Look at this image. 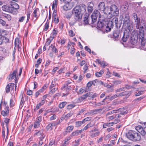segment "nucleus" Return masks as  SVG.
<instances>
[{
	"label": "nucleus",
	"mask_w": 146,
	"mask_h": 146,
	"mask_svg": "<svg viewBox=\"0 0 146 146\" xmlns=\"http://www.w3.org/2000/svg\"><path fill=\"white\" fill-rule=\"evenodd\" d=\"M86 11L85 5L81 4L75 7L72 11V13L74 15V19L75 22L80 21L82 17Z\"/></svg>",
	"instance_id": "nucleus-1"
},
{
	"label": "nucleus",
	"mask_w": 146,
	"mask_h": 146,
	"mask_svg": "<svg viewBox=\"0 0 146 146\" xmlns=\"http://www.w3.org/2000/svg\"><path fill=\"white\" fill-rule=\"evenodd\" d=\"M106 14L110 15L109 18L112 16H118L119 11L117 7L115 5H113L110 7H106L105 11Z\"/></svg>",
	"instance_id": "nucleus-2"
},
{
	"label": "nucleus",
	"mask_w": 146,
	"mask_h": 146,
	"mask_svg": "<svg viewBox=\"0 0 146 146\" xmlns=\"http://www.w3.org/2000/svg\"><path fill=\"white\" fill-rule=\"evenodd\" d=\"M126 136L128 139L134 141H140L141 138L139 133L133 130L129 131L126 134Z\"/></svg>",
	"instance_id": "nucleus-3"
},
{
	"label": "nucleus",
	"mask_w": 146,
	"mask_h": 146,
	"mask_svg": "<svg viewBox=\"0 0 146 146\" xmlns=\"http://www.w3.org/2000/svg\"><path fill=\"white\" fill-rule=\"evenodd\" d=\"M144 31L143 27H140L139 31L138 34L134 32L133 33L135 34H136V36H138V39H139V41L141 43V46L142 47H144L145 45L146 40L145 38Z\"/></svg>",
	"instance_id": "nucleus-4"
},
{
	"label": "nucleus",
	"mask_w": 146,
	"mask_h": 146,
	"mask_svg": "<svg viewBox=\"0 0 146 146\" xmlns=\"http://www.w3.org/2000/svg\"><path fill=\"white\" fill-rule=\"evenodd\" d=\"M71 82L70 81L66 82L64 85L61 88V90L63 91H66V93L64 94L63 93L64 96L67 95L69 93V90L72 89V87L70 85Z\"/></svg>",
	"instance_id": "nucleus-5"
},
{
	"label": "nucleus",
	"mask_w": 146,
	"mask_h": 146,
	"mask_svg": "<svg viewBox=\"0 0 146 146\" xmlns=\"http://www.w3.org/2000/svg\"><path fill=\"white\" fill-rule=\"evenodd\" d=\"M10 8L11 11V13L13 14H16L18 12L17 10L19 8V5L15 3L10 2Z\"/></svg>",
	"instance_id": "nucleus-6"
},
{
	"label": "nucleus",
	"mask_w": 146,
	"mask_h": 146,
	"mask_svg": "<svg viewBox=\"0 0 146 146\" xmlns=\"http://www.w3.org/2000/svg\"><path fill=\"white\" fill-rule=\"evenodd\" d=\"M131 95V93L130 92H123L120 94H116L112 96H111L110 97V100H112L115 98L119 97V96H126L127 97V98Z\"/></svg>",
	"instance_id": "nucleus-7"
},
{
	"label": "nucleus",
	"mask_w": 146,
	"mask_h": 146,
	"mask_svg": "<svg viewBox=\"0 0 146 146\" xmlns=\"http://www.w3.org/2000/svg\"><path fill=\"white\" fill-rule=\"evenodd\" d=\"M123 17H124L123 18V24L125 25H127V27H129V23L130 18L129 13L127 12V13H125Z\"/></svg>",
	"instance_id": "nucleus-8"
},
{
	"label": "nucleus",
	"mask_w": 146,
	"mask_h": 146,
	"mask_svg": "<svg viewBox=\"0 0 146 146\" xmlns=\"http://www.w3.org/2000/svg\"><path fill=\"white\" fill-rule=\"evenodd\" d=\"M99 14L100 13L98 10H95L94 11L91 15L92 24L94 23L96 21L97 18Z\"/></svg>",
	"instance_id": "nucleus-9"
},
{
	"label": "nucleus",
	"mask_w": 146,
	"mask_h": 146,
	"mask_svg": "<svg viewBox=\"0 0 146 146\" xmlns=\"http://www.w3.org/2000/svg\"><path fill=\"white\" fill-rule=\"evenodd\" d=\"M4 106L5 108V110L2 111L1 114L4 116H6L8 115L9 113V108L7 105V103L4 102Z\"/></svg>",
	"instance_id": "nucleus-10"
},
{
	"label": "nucleus",
	"mask_w": 146,
	"mask_h": 146,
	"mask_svg": "<svg viewBox=\"0 0 146 146\" xmlns=\"http://www.w3.org/2000/svg\"><path fill=\"white\" fill-rule=\"evenodd\" d=\"M138 40V36H136V34H135L134 33H132V35L131 37V43L132 44H135Z\"/></svg>",
	"instance_id": "nucleus-11"
},
{
	"label": "nucleus",
	"mask_w": 146,
	"mask_h": 146,
	"mask_svg": "<svg viewBox=\"0 0 146 146\" xmlns=\"http://www.w3.org/2000/svg\"><path fill=\"white\" fill-rule=\"evenodd\" d=\"M90 136L92 138H93L96 136H98L100 133V131L97 129H94L90 131Z\"/></svg>",
	"instance_id": "nucleus-12"
},
{
	"label": "nucleus",
	"mask_w": 146,
	"mask_h": 146,
	"mask_svg": "<svg viewBox=\"0 0 146 146\" xmlns=\"http://www.w3.org/2000/svg\"><path fill=\"white\" fill-rule=\"evenodd\" d=\"M15 87V90L16 91V86L13 83H11L8 84L6 87V92L7 93H9L10 91V88L11 90L13 89V87Z\"/></svg>",
	"instance_id": "nucleus-13"
},
{
	"label": "nucleus",
	"mask_w": 146,
	"mask_h": 146,
	"mask_svg": "<svg viewBox=\"0 0 146 146\" xmlns=\"http://www.w3.org/2000/svg\"><path fill=\"white\" fill-rule=\"evenodd\" d=\"M100 15H99V21L98 22L97 26L99 28H102L104 26L105 27L106 25H104V23L105 22L104 20H103V19H101Z\"/></svg>",
	"instance_id": "nucleus-14"
},
{
	"label": "nucleus",
	"mask_w": 146,
	"mask_h": 146,
	"mask_svg": "<svg viewBox=\"0 0 146 146\" xmlns=\"http://www.w3.org/2000/svg\"><path fill=\"white\" fill-rule=\"evenodd\" d=\"M132 15L134 19L135 23L137 25V27H138L139 28L140 22L139 18L138 17L137 14L135 13H133Z\"/></svg>",
	"instance_id": "nucleus-15"
},
{
	"label": "nucleus",
	"mask_w": 146,
	"mask_h": 146,
	"mask_svg": "<svg viewBox=\"0 0 146 146\" xmlns=\"http://www.w3.org/2000/svg\"><path fill=\"white\" fill-rule=\"evenodd\" d=\"M117 23L118 19L116 17H114L111 20H109L108 23L109 25H110V27H113L114 24H115L116 26H117Z\"/></svg>",
	"instance_id": "nucleus-16"
},
{
	"label": "nucleus",
	"mask_w": 146,
	"mask_h": 146,
	"mask_svg": "<svg viewBox=\"0 0 146 146\" xmlns=\"http://www.w3.org/2000/svg\"><path fill=\"white\" fill-rule=\"evenodd\" d=\"M98 7L99 10L103 11L104 13L106 14L105 11L106 9V7H105V4L104 2L100 3L98 5Z\"/></svg>",
	"instance_id": "nucleus-17"
},
{
	"label": "nucleus",
	"mask_w": 146,
	"mask_h": 146,
	"mask_svg": "<svg viewBox=\"0 0 146 146\" xmlns=\"http://www.w3.org/2000/svg\"><path fill=\"white\" fill-rule=\"evenodd\" d=\"M17 73V70H14L13 71V73L12 74L10 75L9 78V79L11 80L13 79H14L15 78V83H16L17 82V77L16 76V74Z\"/></svg>",
	"instance_id": "nucleus-18"
},
{
	"label": "nucleus",
	"mask_w": 146,
	"mask_h": 146,
	"mask_svg": "<svg viewBox=\"0 0 146 146\" xmlns=\"http://www.w3.org/2000/svg\"><path fill=\"white\" fill-rule=\"evenodd\" d=\"M135 129L142 135L144 136L145 135V132L144 130V128L141 126L139 125L135 127Z\"/></svg>",
	"instance_id": "nucleus-19"
},
{
	"label": "nucleus",
	"mask_w": 146,
	"mask_h": 146,
	"mask_svg": "<svg viewBox=\"0 0 146 146\" xmlns=\"http://www.w3.org/2000/svg\"><path fill=\"white\" fill-rule=\"evenodd\" d=\"M103 110V109H95L90 111V112L87 113V114L90 115H93L94 114H97L100 113Z\"/></svg>",
	"instance_id": "nucleus-20"
},
{
	"label": "nucleus",
	"mask_w": 146,
	"mask_h": 146,
	"mask_svg": "<svg viewBox=\"0 0 146 146\" xmlns=\"http://www.w3.org/2000/svg\"><path fill=\"white\" fill-rule=\"evenodd\" d=\"M2 10L11 13V11L10 6H8L6 5H4L2 7Z\"/></svg>",
	"instance_id": "nucleus-21"
},
{
	"label": "nucleus",
	"mask_w": 146,
	"mask_h": 146,
	"mask_svg": "<svg viewBox=\"0 0 146 146\" xmlns=\"http://www.w3.org/2000/svg\"><path fill=\"white\" fill-rule=\"evenodd\" d=\"M120 117L119 114H114L111 116H109L106 117V119L109 121L115 118H119Z\"/></svg>",
	"instance_id": "nucleus-22"
},
{
	"label": "nucleus",
	"mask_w": 146,
	"mask_h": 146,
	"mask_svg": "<svg viewBox=\"0 0 146 146\" xmlns=\"http://www.w3.org/2000/svg\"><path fill=\"white\" fill-rule=\"evenodd\" d=\"M73 115V113L70 112L65 115H63L61 118V119L62 120L64 119L67 120L69 117Z\"/></svg>",
	"instance_id": "nucleus-23"
},
{
	"label": "nucleus",
	"mask_w": 146,
	"mask_h": 146,
	"mask_svg": "<svg viewBox=\"0 0 146 146\" xmlns=\"http://www.w3.org/2000/svg\"><path fill=\"white\" fill-rule=\"evenodd\" d=\"M94 4L92 2H89L88 3V12L91 13L93 10Z\"/></svg>",
	"instance_id": "nucleus-24"
},
{
	"label": "nucleus",
	"mask_w": 146,
	"mask_h": 146,
	"mask_svg": "<svg viewBox=\"0 0 146 146\" xmlns=\"http://www.w3.org/2000/svg\"><path fill=\"white\" fill-rule=\"evenodd\" d=\"M46 88V86L44 85L41 89L37 92L35 93V97L37 98L38 96L42 92H43Z\"/></svg>",
	"instance_id": "nucleus-25"
},
{
	"label": "nucleus",
	"mask_w": 146,
	"mask_h": 146,
	"mask_svg": "<svg viewBox=\"0 0 146 146\" xmlns=\"http://www.w3.org/2000/svg\"><path fill=\"white\" fill-rule=\"evenodd\" d=\"M129 37V34L127 32H124L122 38V40L124 42H126L128 39Z\"/></svg>",
	"instance_id": "nucleus-26"
},
{
	"label": "nucleus",
	"mask_w": 146,
	"mask_h": 146,
	"mask_svg": "<svg viewBox=\"0 0 146 146\" xmlns=\"http://www.w3.org/2000/svg\"><path fill=\"white\" fill-rule=\"evenodd\" d=\"M63 9L65 11H68L71 9L72 8V7L71 5L68 3L62 7Z\"/></svg>",
	"instance_id": "nucleus-27"
},
{
	"label": "nucleus",
	"mask_w": 146,
	"mask_h": 146,
	"mask_svg": "<svg viewBox=\"0 0 146 146\" xmlns=\"http://www.w3.org/2000/svg\"><path fill=\"white\" fill-rule=\"evenodd\" d=\"M120 31L119 30L117 29L114 31L113 33V36L116 40L118 39Z\"/></svg>",
	"instance_id": "nucleus-28"
},
{
	"label": "nucleus",
	"mask_w": 146,
	"mask_h": 146,
	"mask_svg": "<svg viewBox=\"0 0 146 146\" xmlns=\"http://www.w3.org/2000/svg\"><path fill=\"white\" fill-rule=\"evenodd\" d=\"M121 10L123 13H125L128 12V7L126 5H122L121 7Z\"/></svg>",
	"instance_id": "nucleus-29"
},
{
	"label": "nucleus",
	"mask_w": 146,
	"mask_h": 146,
	"mask_svg": "<svg viewBox=\"0 0 146 146\" xmlns=\"http://www.w3.org/2000/svg\"><path fill=\"white\" fill-rule=\"evenodd\" d=\"M2 16L6 18L8 21H10L11 19V16L9 14L3 13Z\"/></svg>",
	"instance_id": "nucleus-30"
},
{
	"label": "nucleus",
	"mask_w": 146,
	"mask_h": 146,
	"mask_svg": "<svg viewBox=\"0 0 146 146\" xmlns=\"http://www.w3.org/2000/svg\"><path fill=\"white\" fill-rule=\"evenodd\" d=\"M43 132V130H41L39 131H38L37 133V135H41V136L40 137V140H42L45 137V135L44 134L42 135Z\"/></svg>",
	"instance_id": "nucleus-31"
},
{
	"label": "nucleus",
	"mask_w": 146,
	"mask_h": 146,
	"mask_svg": "<svg viewBox=\"0 0 146 146\" xmlns=\"http://www.w3.org/2000/svg\"><path fill=\"white\" fill-rule=\"evenodd\" d=\"M39 10L38 8L36 9L34 11L32 15L34 17H35L36 18H37L39 16L37 15V12H39Z\"/></svg>",
	"instance_id": "nucleus-32"
},
{
	"label": "nucleus",
	"mask_w": 146,
	"mask_h": 146,
	"mask_svg": "<svg viewBox=\"0 0 146 146\" xmlns=\"http://www.w3.org/2000/svg\"><path fill=\"white\" fill-rule=\"evenodd\" d=\"M96 60L98 61V63L100 64L104 68L107 65V63H106L104 61L102 62L99 59H97Z\"/></svg>",
	"instance_id": "nucleus-33"
},
{
	"label": "nucleus",
	"mask_w": 146,
	"mask_h": 146,
	"mask_svg": "<svg viewBox=\"0 0 146 146\" xmlns=\"http://www.w3.org/2000/svg\"><path fill=\"white\" fill-rule=\"evenodd\" d=\"M21 43L18 38H15V45L16 47L17 46L19 47V45Z\"/></svg>",
	"instance_id": "nucleus-34"
},
{
	"label": "nucleus",
	"mask_w": 146,
	"mask_h": 146,
	"mask_svg": "<svg viewBox=\"0 0 146 146\" xmlns=\"http://www.w3.org/2000/svg\"><path fill=\"white\" fill-rule=\"evenodd\" d=\"M118 111V110H114L111 111H109L106 114V117L109 116V115H111L113 113H117Z\"/></svg>",
	"instance_id": "nucleus-35"
},
{
	"label": "nucleus",
	"mask_w": 146,
	"mask_h": 146,
	"mask_svg": "<svg viewBox=\"0 0 146 146\" xmlns=\"http://www.w3.org/2000/svg\"><path fill=\"white\" fill-rule=\"evenodd\" d=\"M104 73V71L103 70H101L100 72H96L95 75L96 77H100L102 76V74Z\"/></svg>",
	"instance_id": "nucleus-36"
},
{
	"label": "nucleus",
	"mask_w": 146,
	"mask_h": 146,
	"mask_svg": "<svg viewBox=\"0 0 146 146\" xmlns=\"http://www.w3.org/2000/svg\"><path fill=\"white\" fill-rule=\"evenodd\" d=\"M50 47L52 48V52L55 53L58 52V50L54 45L52 44L50 45Z\"/></svg>",
	"instance_id": "nucleus-37"
},
{
	"label": "nucleus",
	"mask_w": 146,
	"mask_h": 146,
	"mask_svg": "<svg viewBox=\"0 0 146 146\" xmlns=\"http://www.w3.org/2000/svg\"><path fill=\"white\" fill-rule=\"evenodd\" d=\"M49 27V22L48 23L47 21L46 23L44 25L43 31H47Z\"/></svg>",
	"instance_id": "nucleus-38"
},
{
	"label": "nucleus",
	"mask_w": 146,
	"mask_h": 146,
	"mask_svg": "<svg viewBox=\"0 0 146 146\" xmlns=\"http://www.w3.org/2000/svg\"><path fill=\"white\" fill-rule=\"evenodd\" d=\"M9 119L7 118H6L4 120V122L5 123H6V126L7 127V134H8V124L9 123Z\"/></svg>",
	"instance_id": "nucleus-39"
},
{
	"label": "nucleus",
	"mask_w": 146,
	"mask_h": 146,
	"mask_svg": "<svg viewBox=\"0 0 146 146\" xmlns=\"http://www.w3.org/2000/svg\"><path fill=\"white\" fill-rule=\"evenodd\" d=\"M75 106V105L74 104H69L67 106V109L68 110H70L73 108Z\"/></svg>",
	"instance_id": "nucleus-40"
},
{
	"label": "nucleus",
	"mask_w": 146,
	"mask_h": 146,
	"mask_svg": "<svg viewBox=\"0 0 146 146\" xmlns=\"http://www.w3.org/2000/svg\"><path fill=\"white\" fill-rule=\"evenodd\" d=\"M83 121H76L75 122V125L76 127H78L82 125L83 123Z\"/></svg>",
	"instance_id": "nucleus-41"
},
{
	"label": "nucleus",
	"mask_w": 146,
	"mask_h": 146,
	"mask_svg": "<svg viewBox=\"0 0 146 146\" xmlns=\"http://www.w3.org/2000/svg\"><path fill=\"white\" fill-rule=\"evenodd\" d=\"M74 126H69L67 127L66 128V131L67 132H70L73 129Z\"/></svg>",
	"instance_id": "nucleus-42"
},
{
	"label": "nucleus",
	"mask_w": 146,
	"mask_h": 146,
	"mask_svg": "<svg viewBox=\"0 0 146 146\" xmlns=\"http://www.w3.org/2000/svg\"><path fill=\"white\" fill-rule=\"evenodd\" d=\"M91 93H87L86 94L83 95L82 96L81 98L83 100L85 99L87 97L91 96Z\"/></svg>",
	"instance_id": "nucleus-43"
},
{
	"label": "nucleus",
	"mask_w": 146,
	"mask_h": 146,
	"mask_svg": "<svg viewBox=\"0 0 146 146\" xmlns=\"http://www.w3.org/2000/svg\"><path fill=\"white\" fill-rule=\"evenodd\" d=\"M67 102H64L61 103L59 105V108H64Z\"/></svg>",
	"instance_id": "nucleus-44"
},
{
	"label": "nucleus",
	"mask_w": 146,
	"mask_h": 146,
	"mask_svg": "<svg viewBox=\"0 0 146 146\" xmlns=\"http://www.w3.org/2000/svg\"><path fill=\"white\" fill-rule=\"evenodd\" d=\"M0 23L1 24L2 26L7 27L8 26V25L6 23L5 21L2 19H0Z\"/></svg>",
	"instance_id": "nucleus-45"
},
{
	"label": "nucleus",
	"mask_w": 146,
	"mask_h": 146,
	"mask_svg": "<svg viewBox=\"0 0 146 146\" xmlns=\"http://www.w3.org/2000/svg\"><path fill=\"white\" fill-rule=\"evenodd\" d=\"M42 59L40 58H39L37 60L36 63L35 65V66L36 68H38V65L40 64L42 61Z\"/></svg>",
	"instance_id": "nucleus-46"
},
{
	"label": "nucleus",
	"mask_w": 146,
	"mask_h": 146,
	"mask_svg": "<svg viewBox=\"0 0 146 146\" xmlns=\"http://www.w3.org/2000/svg\"><path fill=\"white\" fill-rule=\"evenodd\" d=\"M86 92V89L85 88H81L78 91V94H81L84 92Z\"/></svg>",
	"instance_id": "nucleus-47"
},
{
	"label": "nucleus",
	"mask_w": 146,
	"mask_h": 146,
	"mask_svg": "<svg viewBox=\"0 0 146 146\" xmlns=\"http://www.w3.org/2000/svg\"><path fill=\"white\" fill-rule=\"evenodd\" d=\"M80 134V133L77 130L73 132L71 135L72 136H77Z\"/></svg>",
	"instance_id": "nucleus-48"
},
{
	"label": "nucleus",
	"mask_w": 146,
	"mask_h": 146,
	"mask_svg": "<svg viewBox=\"0 0 146 146\" xmlns=\"http://www.w3.org/2000/svg\"><path fill=\"white\" fill-rule=\"evenodd\" d=\"M107 24V25L106 27V30L107 32L110 31L111 30V28L113 27H110V25H109L108 23Z\"/></svg>",
	"instance_id": "nucleus-49"
},
{
	"label": "nucleus",
	"mask_w": 146,
	"mask_h": 146,
	"mask_svg": "<svg viewBox=\"0 0 146 146\" xmlns=\"http://www.w3.org/2000/svg\"><path fill=\"white\" fill-rule=\"evenodd\" d=\"M104 86L109 88H112L113 87V85H110L106 83H105L104 84Z\"/></svg>",
	"instance_id": "nucleus-50"
},
{
	"label": "nucleus",
	"mask_w": 146,
	"mask_h": 146,
	"mask_svg": "<svg viewBox=\"0 0 146 146\" xmlns=\"http://www.w3.org/2000/svg\"><path fill=\"white\" fill-rule=\"evenodd\" d=\"M71 137H66L65 139V141L64 143H65V144L66 145H68L69 144V142L68 141L70 139Z\"/></svg>",
	"instance_id": "nucleus-51"
},
{
	"label": "nucleus",
	"mask_w": 146,
	"mask_h": 146,
	"mask_svg": "<svg viewBox=\"0 0 146 146\" xmlns=\"http://www.w3.org/2000/svg\"><path fill=\"white\" fill-rule=\"evenodd\" d=\"M40 125V122H38L37 120L35 121L34 124V127L35 128H37L39 127Z\"/></svg>",
	"instance_id": "nucleus-52"
},
{
	"label": "nucleus",
	"mask_w": 146,
	"mask_h": 146,
	"mask_svg": "<svg viewBox=\"0 0 146 146\" xmlns=\"http://www.w3.org/2000/svg\"><path fill=\"white\" fill-rule=\"evenodd\" d=\"M67 19H69L72 16V14L71 12H68L65 15Z\"/></svg>",
	"instance_id": "nucleus-53"
},
{
	"label": "nucleus",
	"mask_w": 146,
	"mask_h": 146,
	"mask_svg": "<svg viewBox=\"0 0 146 146\" xmlns=\"http://www.w3.org/2000/svg\"><path fill=\"white\" fill-rule=\"evenodd\" d=\"M52 21L56 23H58L59 22V19L56 17H52Z\"/></svg>",
	"instance_id": "nucleus-54"
},
{
	"label": "nucleus",
	"mask_w": 146,
	"mask_h": 146,
	"mask_svg": "<svg viewBox=\"0 0 146 146\" xmlns=\"http://www.w3.org/2000/svg\"><path fill=\"white\" fill-rule=\"evenodd\" d=\"M57 33V31L54 29L53 30L51 35L55 37Z\"/></svg>",
	"instance_id": "nucleus-55"
},
{
	"label": "nucleus",
	"mask_w": 146,
	"mask_h": 146,
	"mask_svg": "<svg viewBox=\"0 0 146 146\" xmlns=\"http://www.w3.org/2000/svg\"><path fill=\"white\" fill-rule=\"evenodd\" d=\"M92 127V126L91 125V124L90 123H88L84 128L83 130H86L88 128Z\"/></svg>",
	"instance_id": "nucleus-56"
},
{
	"label": "nucleus",
	"mask_w": 146,
	"mask_h": 146,
	"mask_svg": "<svg viewBox=\"0 0 146 146\" xmlns=\"http://www.w3.org/2000/svg\"><path fill=\"white\" fill-rule=\"evenodd\" d=\"M84 25H86L88 24V17H85L84 18Z\"/></svg>",
	"instance_id": "nucleus-57"
},
{
	"label": "nucleus",
	"mask_w": 146,
	"mask_h": 146,
	"mask_svg": "<svg viewBox=\"0 0 146 146\" xmlns=\"http://www.w3.org/2000/svg\"><path fill=\"white\" fill-rule=\"evenodd\" d=\"M54 126V123H50L46 127L47 129L48 130L49 129H52V126Z\"/></svg>",
	"instance_id": "nucleus-58"
},
{
	"label": "nucleus",
	"mask_w": 146,
	"mask_h": 146,
	"mask_svg": "<svg viewBox=\"0 0 146 146\" xmlns=\"http://www.w3.org/2000/svg\"><path fill=\"white\" fill-rule=\"evenodd\" d=\"M23 99L22 97L21 99V101L20 104L19 108H22L24 105V102L23 101Z\"/></svg>",
	"instance_id": "nucleus-59"
},
{
	"label": "nucleus",
	"mask_w": 146,
	"mask_h": 146,
	"mask_svg": "<svg viewBox=\"0 0 146 146\" xmlns=\"http://www.w3.org/2000/svg\"><path fill=\"white\" fill-rule=\"evenodd\" d=\"M69 35L70 36L72 37L74 36L75 34L71 30L69 31Z\"/></svg>",
	"instance_id": "nucleus-60"
},
{
	"label": "nucleus",
	"mask_w": 146,
	"mask_h": 146,
	"mask_svg": "<svg viewBox=\"0 0 146 146\" xmlns=\"http://www.w3.org/2000/svg\"><path fill=\"white\" fill-rule=\"evenodd\" d=\"M3 40V41L4 40V42L5 43H7L9 40V39L8 38L5 37V36H2Z\"/></svg>",
	"instance_id": "nucleus-61"
},
{
	"label": "nucleus",
	"mask_w": 146,
	"mask_h": 146,
	"mask_svg": "<svg viewBox=\"0 0 146 146\" xmlns=\"http://www.w3.org/2000/svg\"><path fill=\"white\" fill-rule=\"evenodd\" d=\"M106 100V99L105 98L104 99H103V100L102 101L100 102L99 103H98L97 104V105H98V106H99L100 105H103V104H105V102Z\"/></svg>",
	"instance_id": "nucleus-62"
},
{
	"label": "nucleus",
	"mask_w": 146,
	"mask_h": 146,
	"mask_svg": "<svg viewBox=\"0 0 146 146\" xmlns=\"http://www.w3.org/2000/svg\"><path fill=\"white\" fill-rule=\"evenodd\" d=\"M124 88H120L119 89H117L115 90V92L116 93L120 92L122 91H123L124 90Z\"/></svg>",
	"instance_id": "nucleus-63"
},
{
	"label": "nucleus",
	"mask_w": 146,
	"mask_h": 146,
	"mask_svg": "<svg viewBox=\"0 0 146 146\" xmlns=\"http://www.w3.org/2000/svg\"><path fill=\"white\" fill-rule=\"evenodd\" d=\"M121 82L120 80H116L114 81L113 82V83L115 85H117L120 84Z\"/></svg>",
	"instance_id": "nucleus-64"
}]
</instances>
